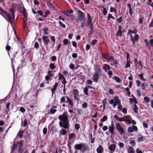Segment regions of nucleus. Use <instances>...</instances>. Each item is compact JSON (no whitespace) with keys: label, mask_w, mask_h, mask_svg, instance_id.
<instances>
[{"label":"nucleus","mask_w":153,"mask_h":153,"mask_svg":"<svg viewBox=\"0 0 153 153\" xmlns=\"http://www.w3.org/2000/svg\"><path fill=\"white\" fill-rule=\"evenodd\" d=\"M83 110L82 109H77V113L79 114H82L83 113Z\"/></svg>","instance_id":"5fc2aeb1"},{"label":"nucleus","mask_w":153,"mask_h":153,"mask_svg":"<svg viewBox=\"0 0 153 153\" xmlns=\"http://www.w3.org/2000/svg\"><path fill=\"white\" fill-rule=\"evenodd\" d=\"M93 81L90 79H87L86 81V84L89 85H92Z\"/></svg>","instance_id":"09e8293b"},{"label":"nucleus","mask_w":153,"mask_h":153,"mask_svg":"<svg viewBox=\"0 0 153 153\" xmlns=\"http://www.w3.org/2000/svg\"><path fill=\"white\" fill-rule=\"evenodd\" d=\"M22 13H23V14L24 17L25 18H27V12L26 11V9L24 7H23Z\"/></svg>","instance_id":"c85d7f7f"},{"label":"nucleus","mask_w":153,"mask_h":153,"mask_svg":"<svg viewBox=\"0 0 153 153\" xmlns=\"http://www.w3.org/2000/svg\"><path fill=\"white\" fill-rule=\"evenodd\" d=\"M74 148L76 150H80L84 152L87 150L88 147L84 143H81L80 144H76L74 146Z\"/></svg>","instance_id":"20e7f679"},{"label":"nucleus","mask_w":153,"mask_h":153,"mask_svg":"<svg viewBox=\"0 0 153 153\" xmlns=\"http://www.w3.org/2000/svg\"><path fill=\"white\" fill-rule=\"evenodd\" d=\"M97 40L94 39L91 42V44L93 46H94L97 43Z\"/></svg>","instance_id":"e2e57ef3"},{"label":"nucleus","mask_w":153,"mask_h":153,"mask_svg":"<svg viewBox=\"0 0 153 153\" xmlns=\"http://www.w3.org/2000/svg\"><path fill=\"white\" fill-rule=\"evenodd\" d=\"M42 38L44 44V46L46 47H48L49 43L50 42L48 37L47 36H44Z\"/></svg>","instance_id":"1a4fd4ad"},{"label":"nucleus","mask_w":153,"mask_h":153,"mask_svg":"<svg viewBox=\"0 0 153 153\" xmlns=\"http://www.w3.org/2000/svg\"><path fill=\"white\" fill-rule=\"evenodd\" d=\"M58 85V83L56 82L53 85V88L51 89V90L52 91V95H53L54 92L56 90Z\"/></svg>","instance_id":"dca6fc26"},{"label":"nucleus","mask_w":153,"mask_h":153,"mask_svg":"<svg viewBox=\"0 0 153 153\" xmlns=\"http://www.w3.org/2000/svg\"><path fill=\"white\" fill-rule=\"evenodd\" d=\"M149 27H153V19L152 20L151 22L149 23Z\"/></svg>","instance_id":"774afa93"},{"label":"nucleus","mask_w":153,"mask_h":153,"mask_svg":"<svg viewBox=\"0 0 153 153\" xmlns=\"http://www.w3.org/2000/svg\"><path fill=\"white\" fill-rule=\"evenodd\" d=\"M0 11L2 13L5 14L7 17L8 21H9L11 24H12L13 23L15 19L14 9H10L9 10V12L7 13L0 7Z\"/></svg>","instance_id":"f03ea898"},{"label":"nucleus","mask_w":153,"mask_h":153,"mask_svg":"<svg viewBox=\"0 0 153 153\" xmlns=\"http://www.w3.org/2000/svg\"><path fill=\"white\" fill-rule=\"evenodd\" d=\"M47 129L46 127L44 128L43 130V132L44 135H45L47 134Z\"/></svg>","instance_id":"6e6d98bb"},{"label":"nucleus","mask_w":153,"mask_h":153,"mask_svg":"<svg viewBox=\"0 0 153 153\" xmlns=\"http://www.w3.org/2000/svg\"><path fill=\"white\" fill-rule=\"evenodd\" d=\"M144 100L145 101L146 103L149 102L150 100L149 98L147 96H146L144 97Z\"/></svg>","instance_id":"58836bf2"},{"label":"nucleus","mask_w":153,"mask_h":153,"mask_svg":"<svg viewBox=\"0 0 153 153\" xmlns=\"http://www.w3.org/2000/svg\"><path fill=\"white\" fill-rule=\"evenodd\" d=\"M123 18L122 17L120 16V18L118 19H116V20H117V21L120 23H121L122 21H123Z\"/></svg>","instance_id":"c03bdc74"},{"label":"nucleus","mask_w":153,"mask_h":153,"mask_svg":"<svg viewBox=\"0 0 153 153\" xmlns=\"http://www.w3.org/2000/svg\"><path fill=\"white\" fill-rule=\"evenodd\" d=\"M103 151V149L102 145H100L97 148V153H102Z\"/></svg>","instance_id":"6ab92c4d"},{"label":"nucleus","mask_w":153,"mask_h":153,"mask_svg":"<svg viewBox=\"0 0 153 153\" xmlns=\"http://www.w3.org/2000/svg\"><path fill=\"white\" fill-rule=\"evenodd\" d=\"M133 149L134 148L133 147L129 146L128 148L127 149L128 153H134V151Z\"/></svg>","instance_id":"aec40b11"},{"label":"nucleus","mask_w":153,"mask_h":153,"mask_svg":"<svg viewBox=\"0 0 153 153\" xmlns=\"http://www.w3.org/2000/svg\"><path fill=\"white\" fill-rule=\"evenodd\" d=\"M141 137L138 138V142H141L144 140V137L142 135H140Z\"/></svg>","instance_id":"e433bc0d"},{"label":"nucleus","mask_w":153,"mask_h":153,"mask_svg":"<svg viewBox=\"0 0 153 153\" xmlns=\"http://www.w3.org/2000/svg\"><path fill=\"white\" fill-rule=\"evenodd\" d=\"M88 89L87 87H85L84 89L83 92L86 95H88Z\"/></svg>","instance_id":"2f4dec72"},{"label":"nucleus","mask_w":153,"mask_h":153,"mask_svg":"<svg viewBox=\"0 0 153 153\" xmlns=\"http://www.w3.org/2000/svg\"><path fill=\"white\" fill-rule=\"evenodd\" d=\"M56 67L55 65V63H50V64L49 65V67L52 70H53L55 69Z\"/></svg>","instance_id":"7c9ffc66"},{"label":"nucleus","mask_w":153,"mask_h":153,"mask_svg":"<svg viewBox=\"0 0 153 153\" xmlns=\"http://www.w3.org/2000/svg\"><path fill=\"white\" fill-rule=\"evenodd\" d=\"M49 13L50 12L49 10H47L45 12L44 14L43 15V16L45 18L49 14Z\"/></svg>","instance_id":"37998d69"},{"label":"nucleus","mask_w":153,"mask_h":153,"mask_svg":"<svg viewBox=\"0 0 153 153\" xmlns=\"http://www.w3.org/2000/svg\"><path fill=\"white\" fill-rule=\"evenodd\" d=\"M88 106V104L86 102H84L82 104V108H85L87 107Z\"/></svg>","instance_id":"603ef678"},{"label":"nucleus","mask_w":153,"mask_h":153,"mask_svg":"<svg viewBox=\"0 0 153 153\" xmlns=\"http://www.w3.org/2000/svg\"><path fill=\"white\" fill-rule=\"evenodd\" d=\"M68 108H72L74 105L73 101L70 98L68 99Z\"/></svg>","instance_id":"a211bd4d"},{"label":"nucleus","mask_w":153,"mask_h":153,"mask_svg":"<svg viewBox=\"0 0 153 153\" xmlns=\"http://www.w3.org/2000/svg\"><path fill=\"white\" fill-rule=\"evenodd\" d=\"M108 74L109 76V78H111L113 75V73L112 71H109L108 72Z\"/></svg>","instance_id":"bf43d9fd"},{"label":"nucleus","mask_w":153,"mask_h":153,"mask_svg":"<svg viewBox=\"0 0 153 153\" xmlns=\"http://www.w3.org/2000/svg\"><path fill=\"white\" fill-rule=\"evenodd\" d=\"M144 41L146 46L148 47H149V43L148 40L147 39H145L144 40Z\"/></svg>","instance_id":"13d9d810"},{"label":"nucleus","mask_w":153,"mask_h":153,"mask_svg":"<svg viewBox=\"0 0 153 153\" xmlns=\"http://www.w3.org/2000/svg\"><path fill=\"white\" fill-rule=\"evenodd\" d=\"M114 79L118 83L120 82L121 81L120 79L116 76H115L114 77Z\"/></svg>","instance_id":"a18cd8bd"},{"label":"nucleus","mask_w":153,"mask_h":153,"mask_svg":"<svg viewBox=\"0 0 153 153\" xmlns=\"http://www.w3.org/2000/svg\"><path fill=\"white\" fill-rule=\"evenodd\" d=\"M107 102V99L106 98H104L102 101V103L103 104V110H105L106 107V103Z\"/></svg>","instance_id":"cd10ccee"},{"label":"nucleus","mask_w":153,"mask_h":153,"mask_svg":"<svg viewBox=\"0 0 153 153\" xmlns=\"http://www.w3.org/2000/svg\"><path fill=\"white\" fill-rule=\"evenodd\" d=\"M73 12V11L72 10H68L67 11H66L64 12L63 13V14L69 17L70 15H71L72 13Z\"/></svg>","instance_id":"f3484780"},{"label":"nucleus","mask_w":153,"mask_h":153,"mask_svg":"<svg viewBox=\"0 0 153 153\" xmlns=\"http://www.w3.org/2000/svg\"><path fill=\"white\" fill-rule=\"evenodd\" d=\"M114 99L115 101L114 103L118 104H120V100H119V98L117 96H115L114 97Z\"/></svg>","instance_id":"5701e85b"},{"label":"nucleus","mask_w":153,"mask_h":153,"mask_svg":"<svg viewBox=\"0 0 153 153\" xmlns=\"http://www.w3.org/2000/svg\"><path fill=\"white\" fill-rule=\"evenodd\" d=\"M74 136V134L73 133H71L69 135V139L71 140L72 138H73Z\"/></svg>","instance_id":"a19ab883"},{"label":"nucleus","mask_w":153,"mask_h":153,"mask_svg":"<svg viewBox=\"0 0 153 153\" xmlns=\"http://www.w3.org/2000/svg\"><path fill=\"white\" fill-rule=\"evenodd\" d=\"M137 128L135 126L132 125V126L129 127L128 128V131L129 133L137 131Z\"/></svg>","instance_id":"9d476101"},{"label":"nucleus","mask_w":153,"mask_h":153,"mask_svg":"<svg viewBox=\"0 0 153 153\" xmlns=\"http://www.w3.org/2000/svg\"><path fill=\"white\" fill-rule=\"evenodd\" d=\"M17 135L20 138H21L23 137V133L22 132H19L17 134Z\"/></svg>","instance_id":"69168bd1"},{"label":"nucleus","mask_w":153,"mask_h":153,"mask_svg":"<svg viewBox=\"0 0 153 153\" xmlns=\"http://www.w3.org/2000/svg\"><path fill=\"white\" fill-rule=\"evenodd\" d=\"M108 119V117L107 116L104 115L103 118L101 119V121L102 122L105 121Z\"/></svg>","instance_id":"f704fd0d"},{"label":"nucleus","mask_w":153,"mask_h":153,"mask_svg":"<svg viewBox=\"0 0 153 153\" xmlns=\"http://www.w3.org/2000/svg\"><path fill=\"white\" fill-rule=\"evenodd\" d=\"M116 147L115 144H111L108 147L109 150L112 152H114Z\"/></svg>","instance_id":"2eb2a0df"},{"label":"nucleus","mask_w":153,"mask_h":153,"mask_svg":"<svg viewBox=\"0 0 153 153\" xmlns=\"http://www.w3.org/2000/svg\"><path fill=\"white\" fill-rule=\"evenodd\" d=\"M23 143L22 141L14 142L11 148L10 153H13L15 151H18V153H22L23 151Z\"/></svg>","instance_id":"7ed1b4c3"},{"label":"nucleus","mask_w":153,"mask_h":153,"mask_svg":"<svg viewBox=\"0 0 153 153\" xmlns=\"http://www.w3.org/2000/svg\"><path fill=\"white\" fill-rule=\"evenodd\" d=\"M80 128V126L79 124L76 123L75 125V128L76 129L78 130Z\"/></svg>","instance_id":"0e129e2a"},{"label":"nucleus","mask_w":153,"mask_h":153,"mask_svg":"<svg viewBox=\"0 0 153 153\" xmlns=\"http://www.w3.org/2000/svg\"><path fill=\"white\" fill-rule=\"evenodd\" d=\"M119 147L120 148H123L124 147V144L121 142H120L118 144Z\"/></svg>","instance_id":"8fccbe9b"},{"label":"nucleus","mask_w":153,"mask_h":153,"mask_svg":"<svg viewBox=\"0 0 153 153\" xmlns=\"http://www.w3.org/2000/svg\"><path fill=\"white\" fill-rule=\"evenodd\" d=\"M46 2L47 5L50 9L52 10H54L55 9V7L52 4L49 0H46Z\"/></svg>","instance_id":"4468645a"},{"label":"nucleus","mask_w":153,"mask_h":153,"mask_svg":"<svg viewBox=\"0 0 153 153\" xmlns=\"http://www.w3.org/2000/svg\"><path fill=\"white\" fill-rule=\"evenodd\" d=\"M111 18L113 19H115V18L114 17H113L111 14H109L108 15V20L109 21L110 20V19Z\"/></svg>","instance_id":"49530a36"},{"label":"nucleus","mask_w":153,"mask_h":153,"mask_svg":"<svg viewBox=\"0 0 153 153\" xmlns=\"http://www.w3.org/2000/svg\"><path fill=\"white\" fill-rule=\"evenodd\" d=\"M118 63V61L117 60L114 59L111 63V65L112 66H114L115 65V66L116 68H117V65Z\"/></svg>","instance_id":"b1692460"},{"label":"nucleus","mask_w":153,"mask_h":153,"mask_svg":"<svg viewBox=\"0 0 153 153\" xmlns=\"http://www.w3.org/2000/svg\"><path fill=\"white\" fill-rule=\"evenodd\" d=\"M59 80H62V81H65L66 80V79L64 77V76L61 74V73H59Z\"/></svg>","instance_id":"393cba45"},{"label":"nucleus","mask_w":153,"mask_h":153,"mask_svg":"<svg viewBox=\"0 0 153 153\" xmlns=\"http://www.w3.org/2000/svg\"><path fill=\"white\" fill-rule=\"evenodd\" d=\"M114 124L112 123L111 125L109 126L108 127L109 132L111 134V135H113L114 134Z\"/></svg>","instance_id":"ddd939ff"},{"label":"nucleus","mask_w":153,"mask_h":153,"mask_svg":"<svg viewBox=\"0 0 153 153\" xmlns=\"http://www.w3.org/2000/svg\"><path fill=\"white\" fill-rule=\"evenodd\" d=\"M132 33H133L132 30H128V32L127 33V35H129L130 37L131 36H132L131 35V34H132Z\"/></svg>","instance_id":"864d4df0"},{"label":"nucleus","mask_w":153,"mask_h":153,"mask_svg":"<svg viewBox=\"0 0 153 153\" xmlns=\"http://www.w3.org/2000/svg\"><path fill=\"white\" fill-rule=\"evenodd\" d=\"M52 71L51 70H49L48 72V74L49 75V76H52L53 75L52 74Z\"/></svg>","instance_id":"052dcab7"},{"label":"nucleus","mask_w":153,"mask_h":153,"mask_svg":"<svg viewBox=\"0 0 153 153\" xmlns=\"http://www.w3.org/2000/svg\"><path fill=\"white\" fill-rule=\"evenodd\" d=\"M130 144L133 146H134L136 144L134 140H131L130 141Z\"/></svg>","instance_id":"de8ad7c7"},{"label":"nucleus","mask_w":153,"mask_h":153,"mask_svg":"<svg viewBox=\"0 0 153 153\" xmlns=\"http://www.w3.org/2000/svg\"><path fill=\"white\" fill-rule=\"evenodd\" d=\"M102 7L103 8V13L104 15L105 16L107 14V11L105 8Z\"/></svg>","instance_id":"3c124183"},{"label":"nucleus","mask_w":153,"mask_h":153,"mask_svg":"<svg viewBox=\"0 0 153 153\" xmlns=\"http://www.w3.org/2000/svg\"><path fill=\"white\" fill-rule=\"evenodd\" d=\"M116 125V128L119 132V134L122 135L124 134L125 131L124 129L121 127L120 124L119 123H117Z\"/></svg>","instance_id":"0eeeda50"},{"label":"nucleus","mask_w":153,"mask_h":153,"mask_svg":"<svg viewBox=\"0 0 153 153\" xmlns=\"http://www.w3.org/2000/svg\"><path fill=\"white\" fill-rule=\"evenodd\" d=\"M68 114L67 112L65 111L62 115H59V118L60 120L59 125L60 127L64 129H62L59 131L60 136L65 135L67 134V131L65 130H68L69 128V121L68 120Z\"/></svg>","instance_id":"f257e3e1"},{"label":"nucleus","mask_w":153,"mask_h":153,"mask_svg":"<svg viewBox=\"0 0 153 153\" xmlns=\"http://www.w3.org/2000/svg\"><path fill=\"white\" fill-rule=\"evenodd\" d=\"M20 111L22 113L25 112V109L23 107H21L20 108Z\"/></svg>","instance_id":"338daca9"},{"label":"nucleus","mask_w":153,"mask_h":153,"mask_svg":"<svg viewBox=\"0 0 153 153\" xmlns=\"http://www.w3.org/2000/svg\"><path fill=\"white\" fill-rule=\"evenodd\" d=\"M48 29L47 28H46L44 30V34L46 35H48Z\"/></svg>","instance_id":"680f3d73"},{"label":"nucleus","mask_w":153,"mask_h":153,"mask_svg":"<svg viewBox=\"0 0 153 153\" xmlns=\"http://www.w3.org/2000/svg\"><path fill=\"white\" fill-rule=\"evenodd\" d=\"M138 109V108L137 107V106L135 104L134 105V108H133V111H134V112L136 113H137Z\"/></svg>","instance_id":"4c0bfd02"},{"label":"nucleus","mask_w":153,"mask_h":153,"mask_svg":"<svg viewBox=\"0 0 153 153\" xmlns=\"http://www.w3.org/2000/svg\"><path fill=\"white\" fill-rule=\"evenodd\" d=\"M127 7L129 8V13L130 14V16H131L132 15V11H133L131 7V5L129 3H127Z\"/></svg>","instance_id":"bb28decb"},{"label":"nucleus","mask_w":153,"mask_h":153,"mask_svg":"<svg viewBox=\"0 0 153 153\" xmlns=\"http://www.w3.org/2000/svg\"><path fill=\"white\" fill-rule=\"evenodd\" d=\"M110 11L111 12H114V13H116V10L115 8L113 7H111L110 9Z\"/></svg>","instance_id":"79ce46f5"},{"label":"nucleus","mask_w":153,"mask_h":153,"mask_svg":"<svg viewBox=\"0 0 153 153\" xmlns=\"http://www.w3.org/2000/svg\"><path fill=\"white\" fill-rule=\"evenodd\" d=\"M63 42L64 45H67L68 43V40L67 39H65L63 40Z\"/></svg>","instance_id":"4d7b16f0"},{"label":"nucleus","mask_w":153,"mask_h":153,"mask_svg":"<svg viewBox=\"0 0 153 153\" xmlns=\"http://www.w3.org/2000/svg\"><path fill=\"white\" fill-rule=\"evenodd\" d=\"M51 130L52 133H56L57 131V129L56 127L54 126H53L51 128Z\"/></svg>","instance_id":"c9c22d12"},{"label":"nucleus","mask_w":153,"mask_h":153,"mask_svg":"<svg viewBox=\"0 0 153 153\" xmlns=\"http://www.w3.org/2000/svg\"><path fill=\"white\" fill-rule=\"evenodd\" d=\"M51 39L52 40V41L54 43V44L53 45V46L51 47V48H52L53 47V45H54V43L55 42L56 39L55 37L53 36H51Z\"/></svg>","instance_id":"72a5a7b5"},{"label":"nucleus","mask_w":153,"mask_h":153,"mask_svg":"<svg viewBox=\"0 0 153 153\" xmlns=\"http://www.w3.org/2000/svg\"><path fill=\"white\" fill-rule=\"evenodd\" d=\"M73 93L74 94V97L75 99L77 100H79V92L77 89H74L73 90Z\"/></svg>","instance_id":"f8f14e48"},{"label":"nucleus","mask_w":153,"mask_h":153,"mask_svg":"<svg viewBox=\"0 0 153 153\" xmlns=\"http://www.w3.org/2000/svg\"><path fill=\"white\" fill-rule=\"evenodd\" d=\"M49 81H44L42 82L40 85V86L41 88L45 87L46 86V84H49Z\"/></svg>","instance_id":"4be33fe9"},{"label":"nucleus","mask_w":153,"mask_h":153,"mask_svg":"<svg viewBox=\"0 0 153 153\" xmlns=\"http://www.w3.org/2000/svg\"><path fill=\"white\" fill-rule=\"evenodd\" d=\"M122 31L118 30L116 33V36H121L122 35Z\"/></svg>","instance_id":"ea45409f"},{"label":"nucleus","mask_w":153,"mask_h":153,"mask_svg":"<svg viewBox=\"0 0 153 153\" xmlns=\"http://www.w3.org/2000/svg\"><path fill=\"white\" fill-rule=\"evenodd\" d=\"M77 19L76 22L79 23L83 21L84 17V14L83 12L80 10L77 11Z\"/></svg>","instance_id":"423d86ee"},{"label":"nucleus","mask_w":153,"mask_h":153,"mask_svg":"<svg viewBox=\"0 0 153 153\" xmlns=\"http://www.w3.org/2000/svg\"><path fill=\"white\" fill-rule=\"evenodd\" d=\"M138 76L140 79L143 80V81H146V79L143 77V73H141L140 74H139Z\"/></svg>","instance_id":"c756f323"},{"label":"nucleus","mask_w":153,"mask_h":153,"mask_svg":"<svg viewBox=\"0 0 153 153\" xmlns=\"http://www.w3.org/2000/svg\"><path fill=\"white\" fill-rule=\"evenodd\" d=\"M140 38V36L138 34H135L134 37L133 36L130 37L131 40L133 44L134 45H135V42H138Z\"/></svg>","instance_id":"6e6552de"},{"label":"nucleus","mask_w":153,"mask_h":153,"mask_svg":"<svg viewBox=\"0 0 153 153\" xmlns=\"http://www.w3.org/2000/svg\"><path fill=\"white\" fill-rule=\"evenodd\" d=\"M101 74V70L100 68H97L95 72V74L93 75L92 77L93 81L96 82H97L99 78V74Z\"/></svg>","instance_id":"39448f33"},{"label":"nucleus","mask_w":153,"mask_h":153,"mask_svg":"<svg viewBox=\"0 0 153 153\" xmlns=\"http://www.w3.org/2000/svg\"><path fill=\"white\" fill-rule=\"evenodd\" d=\"M103 68L105 72H107L108 70L110 69V66L107 64H104L103 66Z\"/></svg>","instance_id":"412c9836"},{"label":"nucleus","mask_w":153,"mask_h":153,"mask_svg":"<svg viewBox=\"0 0 153 153\" xmlns=\"http://www.w3.org/2000/svg\"><path fill=\"white\" fill-rule=\"evenodd\" d=\"M87 17L88 19V24L89 25L90 24L91 22H92V17L90 16V14L89 13H87Z\"/></svg>","instance_id":"a878e982"},{"label":"nucleus","mask_w":153,"mask_h":153,"mask_svg":"<svg viewBox=\"0 0 153 153\" xmlns=\"http://www.w3.org/2000/svg\"><path fill=\"white\" fill-rule=\"evenodd\" d=\"M68 99H70L67 96H63L60 99V103H65L68 102Z\"/></svg>","instance_id":"9b49d317"},{"label":"nucleus","mask_w":153,"mask_h":153,"mask_svg":"<svg viewBox=\"0 0 153 153\" xmlns=\"http://www.w3.org/2000/svg\"><path fill=\"white\" fill-rule=\"evenodd\" d=\"M130 66V61L129 60H127L126 64V66L125 67V68H129Z\"/></svg>","instance_id":"473e14b6"}]
</instances>
